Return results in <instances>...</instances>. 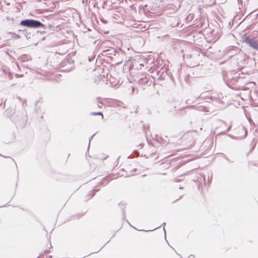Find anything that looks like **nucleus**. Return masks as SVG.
Masks as SVG:
<instances>
[{
    "label": "nucleus",
    "mask_w": 258,
    "mask_h": 258,
    "mask_svg": "<svg viewBox=\"0 0 258 258\" xmlns=\"http://www.w3.org/2000/svg\"><path fill=\"white\" fill-rule=\"evenodd\" d=\"M20 24L22 26H27L30 28L42 27L44 26V25L39 21L31 19L22 21L20 23Z\"/></svg>",
    "instance_id": "obj_1"
},
{
    "label": "nucleus",
    "mask_w": 258,
    "mask_h": 258,
    "mask_svg": "<svg viewBox=\"0 0 258 258\" xmlns=\"http://www.w3.org/2000/svg\"><path fill=\"white\" fill-rule=\"evenodd\" d=\"M243 41L248 44L252 48L258 50V42L254 39L248 36L245 37Z\"/></svg>",
    "instance_id": "obj_2"
},
{
    "label": "nucleus",
    "mask_w": 258,
    "mask_h": 258,
    "mask_svg": "<svg viewBox=\"0 0 258 258\" xmlns=\"http://www.w3.org/2000/svg\"><path fill=\"white\" fill-rule=\"evenodd\" d=\"M91 114L93 115H101L102 116V118H103V115L102 113L101 112H92V113H91Z\"/></svg>",
    "instance_id": "obj_3"
}]
</instances>
